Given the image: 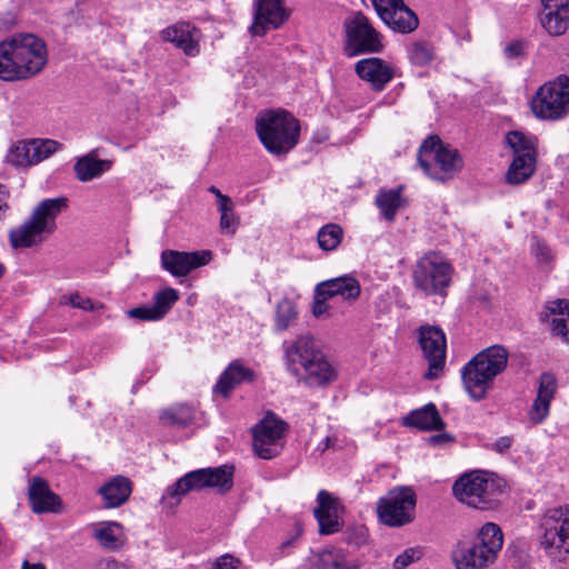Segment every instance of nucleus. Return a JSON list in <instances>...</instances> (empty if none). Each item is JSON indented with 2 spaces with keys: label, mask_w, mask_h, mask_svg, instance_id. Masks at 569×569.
Instances as JSON below:
<instances>
[{
  "label": "nucleus",
  "mask_w": 569,
  "mask_h": 569,
  "mask_svg": "<svg viewBox=\"0 0 569 569\" xmlns=\"http://www.w3.org/2000/svg\"><path fill=\"white\" fill-rule=\"evenodd\" d=\"M48 51L44 41L33 33H18L0 42V79H29L46 67Z\"/></svg>",
  "instance_id": "nucleus-1"
},
{
  "label": "nucleus",
  "mask_w": 569,
  "mask_h": 569,
  "mask_svg": "<svg viewBox=\"0 0 569 569\" xmlns=\"http://www.w3.org/2000/svg\"><path fill=\"white\" fill-rule=\"evenodd\" d=\"M282 348L286 369L299 383L323 387L336 378L333 366L312 336L302 335L291 342L284 341Z\"/></svg>",
  "instance_id": "nucleus-2"
},
{
  "label": "nucleus",
  "mask_w": 569,
  "mask_h": 569,
  "mask_svg": "<svg viewBox=\"0 0 569 569\" xmlns=\"http://www.w3.org/2000/svg\"><path fill=\"white\" fill-rule=\"evenodd\" d=\"M68 208L66 197L40 201L31 214L19 226L10 229L8 238L16 250L40 247L57 230L58 216Z\"/></svg>",
  "instance_id": "nucleus-3"
},
{
  "label": "nucleus",
  "mask_w": 569,
  "mask_h": 569,
  "mask_svg": "<svg viewBox=\"0 0 569 569\" xmlns=\"http://www.w3.org/2000/svg\"><path fill=\"white\" fill-rule=\"evenodd\" d=\"M509 352L500 345L490 346L477 353L461 370L466 391L475 400H481L491 388L497 376L508 365Z\"/></svg>",
  "instance_id": "nucleus-4"
},
{
  "label": "nucleus",
  "mask_w": 569,
  "mask_h": 569,
  "mask_svg": "<svg viewBox=\"0 0 569 569\" xmlns=\"http://www.w3.org/2000/svg\"><path fill=\"white\" fill-rule=\"evenodd\" d=\"M256 132L269 153L280 156L298 144L300 123L283 109L264 110L256 118Z\"/></svg>",
  "instance_id": "nucleus-5"
},
{
  "label": "nucleus",
  "mask_w": 569,
  "mask_h": 569,
  "mask_svg": "<svg viewBox=\"0 0 569 569\" xmlns=\"http://www.w3.org/2000/svg\"><path fill=\"white\" fill-rule=\"evenodd\" d=\"M453 274L452 266L436 251L420 257L411 273L412 286L425 296L446 297Z\"/></svg>",
  "instance_id": "nucleus-6"
},
{
  "label": "nucleus",
  "mask_w": 569,
  "mask_h": 569,
  "mask_svg": "<svg viewBox=\"0 0 569 569\" xmlns=\"http://www.w3.org/2000/svg\"><path fill=\"white\" fill-rule=\"evenodd\" d=\"M452 492L458 501L475 509L493 510L500 505V486L483 471L461 475L455 481Z\"/></svg>",
  "instance_id": "nucleus-7"
},
{
  "label": "nucleus",
  "mask_w": 569,
  "mask_h": 569,
  "mask_svg": "<svg viewBox=\"0 0 569 569\" xmlns=\"http://www.w3.org/2000/svg\"><path fill=\"white\" fill-rule=\"evenodd\" d=\"M418 162L426 174L441 182L452 179L463 167L459 151L445 146L437 136L423 141L419 149Z\"/></svg>",
  "instance_id": "nucleus-8"
},
{
  "label": "nucleus",
  "mask_w": 569,
  "mask_h": 569,
  "mask_svg": "<svg viewBox=\"0 0 569 569\" xmlns=\"http://www.w3.org/2000/svg\"><path fill=\"white\" fill-rule=\"evenodd\" d=\"M530 108L536 118L560 120L569 113V77L559 74L539 87Z\"/></svg>",
  "instance_id": "nucleus-9"
},
{
  "label": "nucleus",
  "mask_w": 569,
  "mask_h": 569,
  "mask_svg": "<svg viewBox=\"0 0 569 569\" xmlns=\"http://www.w3.org/2000/svg\"><path fill=\"white\" fill-rule=\"evenodd\" d=\"M540 546L557 562H569V508L550 509L541 522Z\"/></svg>",
  "instance_id": "nucleus-10"
},
{
  "label": "nucleus",
  "mask_w": 569,
  "mask_h": 569,
  "mask_svg": "<svg viewBox=\"0 0 569 569\" xmlns=\"http://www.w3.org/2000/svg\"><path fill=\"white\" fill-rule=\"evenodd\" d=\"M232 467L203 468L190 471L168 487L163 499L176 498L177 501L191 490L219 488L222 492L232 487Z\"/></svg>",
  "instance_id": "nucleus-11"
},
{
  "label": "nucleus",
  "mask_w": 569,
  "mask_h": 569,
  "mask_svg": "<svg viewBox=\"0 0 569 569\" xmlns=\"http://www.w3.org/2000/svg\"><path fill=\"white\" fill-rule=\"evenodd\" d=\"M416 493L409 487L390 490L377 503L380 521L388 527H402L413 521Z\"/></svg>",
  "instance_id": "nucleus-12"
},
{
  "label": "nucleus",
  "mask_w": 569,
  "mask_h": 569,
  "mask_svg": "<svg viewBox=\"0 0 569 569\" xmlns=\"http://www.w3.org/2000/svg\"><path fill=\"white\" fill-rule=\"evenodd\" d=\"M288 423L274 413L268 412L253 428V450L261 459L277 457L283 448Z\"/></svg>",
  "instance_id": "nucleus-13"
},
{
  "label": "nucleus",
  "mask_w": 569,
  "mask_h": 569,
  "mask_svg": "<svg viewBox=\"0 0 569 569\" xmlns=\"http://www.w3.org/2000/svg\"><path fill=\"white\" fill-rule=\"evenodd\" d=\"M418 342L428 361V370L423 373V378L438 379L446 363V335L437 326L423 325L418 329Z\"/></svg>",
  "instance_id": "nucleus-14"
},
{
  "label": "nucleus",
  "mask_w": 569,
  "mask_h": 569,
  "mask_svg": "<svg viewBox=\"0 0 569 569\" xmlns=\"http://www.w3.org/2000/svg\"><path fill=\"white\" fill-rule=\"evenodd\" d=\"M346 53L349 57L379 52L382 49L379 33L370 24L369 19L361 12H358L351 20L346 22Z\"/></svg>",
  "instance_id": "nucleus-15"
},
{
  "label": "nucleus",
  "mask_w": 569,
  "mask_h": 569,
  "mask_svg": "<svg viewBox=\"0 0 569 569\" xmlns=\"http://www.w3.org/2000/svg\"><path fill=\"white\" fill-rule=\"evenodd\" d=\"M211 251H178L166 249L160 254L161 268L172 277L188 276L192 270L203 267L211 260Z\"/></svg>",
  "instance_id": "nucleus-16"
},
{
  "label": "nucleus",
  "mask_w": 569,
  "mask_h": 569,
  "mask_svg": "<svg viewBox=\"0 0 569 569\" xmlns=\"http://www.w3.org/2000/svg\"><path fill=\"white\" fill-rule=\"evenodd\" d=\"M289 18L282 0H256L253 23L250 31L253 36H263L269 29H278Z\"/></svg>",
  "instance_id": "nucleus-17"
},
{
  "label": "nucleus",
  "mask_w": 569,
  "mask_h": 569,
  "mask_svg": "<svg viewBox=\"0 0 569 569\" xmlns=\"http://www.w3.org/2000/svg\"><path fill=\"white\" fill-rule=\"evenodd\" d=\"M316 292L317 297H323L325 299L340 298L347 305H352L360 297L361 286L355 277L345 274L318 283Z\"/></svg>",
  "instance_id": "nucleus-18"
},
{
  "label": "nucleus",
  "mask_w": 569,
  "mask_h": 569,
  "mask_svg": "<svg viewBox=\"0 0 569 569\" xmlns=\"http://www.w3.org/2000/svg\"><path fill=\"white\" fill-rule=\"evenodd\" d=\"M317 503L313 515L319 523V532L321 535L338 532L341 529L340 512L342 510L339 500L328 491L320 490L317 495Z\"/></svg>",
  "instance_id": "nucleus-19"
},
{
  "label": "nucleus",
  "mask_w": 569,
  "mask_h": 569,
  "mask_svg": "<svg viewBox=\"0 0 569 569\" xmlns=\"http://www.w3.org/2000/svg\"><path fill=\"white\" fill-rule=\"evenodd\" d=\"M163 41L173 43L186 56L196 57L200 52V31L189 22H177L161 31Z\"/></svg>",
  "instance_id": "nucleus-20"
},
{
  "label": "nucleus",
  "mask_w": 569,
  "mask_h": 569,
  "mask_svg": "<svg viewBox=\"0 0 569 569\" xmlns=\"http://www.w3.org/2000/svg\"><path fill=\"white\" fill-rule=\"evenodd\" d=\"M451 558L457 569H486L496 561L475 541H459Z\"/></svg>",
  "instance_id": "nucleus-21"
},
{
  "label": "nucleus",
  "mask_w": 569,
  "mask_h": 569,
  "mask_svg": "<svg viewBox=\"0 0 569 569\" xmlns=\"http://www.w3.org/2000/svg\"><path fill=\"white\" fill-rule=\"evenodd\" d=\"M357 76L369 82L373 90L382 91L395 77V69L380 58H367L356 63Z\"/></svg>",
  "instance_id": "nucleus-22"
},
{
  "label": "nucleus",
  "mask_w": 569,
  "mask_h": 569,
  "mask_svg": "<svg viewBox=\"0 0 569 569\" xmlns=\"http://www.w3.org/2000/svg\"><path fill=\"white\" fill-rule=\"evenodd\" d=\"M543 10L540 20L543 28L553 36L565 33L569 27V0H541Z\"/></svg>",
  "instance_id": "nucleus-23"
},
{
  "label": "nucleus",
  "mask_w": 569,
  "mask_h": 569,
  "mask_svg": "<svg viewBox=\"0 0 569 569\" xmlns=\"http://www.w3.org/2000/svg\"><path fill=\"white\" fill-rule=\"evenodd\" d=\"M28 496L31 509L36 513L57 512L61 505L60 497L51 491L48 482L40 477L32 479Z\"/></svg>",
  "instance_id": "nucleus-24"
},
{
  "label": "nucleus",
  "mask_w": 569,
  "mask_h": 569,
  "mask_svg": "<svg viewBox=\"0 0 569 569\" xmlns=\"http://www.w3.org/2000/svg\"><path fill=\"white\" fill-rule=\"evenodd\" d=\"M254 378L256 373L252 369L243 366L240 360H233L221 373L213 387V392L227 398L236 387L242 382H252Z\"/></svg>",
  "instance_id": "nucleus-25"
},
{
  "label": "nucleus",
  "mask_w": 569,
  "mask_h": 569,
  "mask_svg": "<svg viewBox=\"0 0 569 569\" xmlns=\"http://www.w3.org/2000/svg\"><path fill=\"white\" fill-rule=\"evenodd\" d=\"M104 500L106 508H117L123 505L132 492V482L129 478L118 475L98 490Z\"/></svg>",
  "instance_id": "nucleus-26"
},
{
  "label": "nucleus",
  "mask_w": 569,
  "mask_h": 569,
  "mask_svg": "<svg viewBox=\"0 0 569 569\" xmlns=\"http://www.w3.org/2000/svg\"><path fill=\"white\" fill-rule=\"evenodd\" d=\"M403 425L422 431L441 430L445 422L437 407L428 403L419 409L410 411L402 420Z\"/></svg>",
  "instance_id": "nucleus-27"
},
{
  "label": "nucleus",
  "mask_w": 569,
  "mask_h": 569,
  "mask_svg": "<svg viewBox=\"0 0 569 569\" xmlns=\"http://www.w3.org/2000/svg\"><path fill=\"white\" fill-rule=\"evenodd\" d=\"M111 166L110 160L98 159V150L93 149L76 161L73 170L79 181L89 182L109 171Z\"/></svg>",
  "instance_id": "nucleus-28"
},
{
  "label": "nucleus",
  "mask_w": 569,
  "mask_h": 569,
  "mask_svg": "<svg viewBox=\"0 0 569 569\" xmlns=\"http://www.w3.org/2000/svg\"><path fill=\"white\" fill-rule=\"evenodd\" d=\"M319 569H360L362 563L358 559H350L342 548H331L320 551L317 556Z\"/></svg>",
  "instance_id": "nucleus-29"
},
{
  "label": "nucleus",
  "mask_w": 569,
  "mask_h": 569,
  "mask_svg": "<svg viewBox=\"0 0 569 569\" xmlns=\"http://www.w3.org/2000/svg\"><path fill=\"white\" fill-rule=\"evenodd\" d=\"M382 21L393 31L399 33H410L418 28L419 20L417 14L408 8L405 2L390 11L389 17Z\"/></svg>",
  "instance_id": "nucleus-30"
},
{
  "label": "nucleus",
  "mask_w": 569,
  "mask_h": 569,
  "mask_svg": "<svg viewBox=\"0 0 569 569\" xmlns=\"http://www.w3.org/2000/svg\"><path fill=\"white\" fill-rule=\"evenodd\" d=\"M473 541L497 559L503 545V533L498 525L487 522L480 528Z\"/></svg>",
  "instance_id": "nucleus-31"
},
{
  "label": "nucleus",
  "mask_w": 569,
  "mask_h": 569,
  "mask_svg": "<svg viewBox=\"0 0 569 569\" xmlns=\"http://www.w3.org/2000/svg\"><path fill=\"white\" fill-rule=\"evenodd\" d=\"M546 309L553 315L551 320V330L553 335L561 337L565 341H569V301L558 299L549 302Z\"/></svg>",
  "instance_id": "nucleus-32"
},
{
  "label": "nucleus",
  "mask_w": 569,
  "mask_h": 569,
  "mask_svg": "<svg viewBox=\"0 0 569 569\" xmlns=\"http://www.w3.org/2000/svg\"><path fill=\"white\" fill-rule=\"evenodd\" d=\"M160 422L164 427L187 428L194 421V409L187 405H173L160 413Z\"/></svg>",
  "instance_id": "nucleus-33"
},
{
  "label": "nucleus",
  "mask_w": 569,
  "mask_h": 569,
  "mask_svg": "<svg viewBox=\"0 0 569 569\" xmlns=\"http://www.w3.org/2000/svg\"><path fill=\"white\" fill-rule=\"evenodd\" d=\"M508 146L512 149L513 157L537 158V138L525 134L521 131H510L506 136Z\"/></svg>",
  "instance_id": "nucleus-34"
},
{
  "label": "nucleus",
  "mask_w": 569,
  "mask_h": 569,
  "mask_svg": "<svg viewBox=\"0 0 569 569\" xmlns=\"http://www.w3.org/2000/svg\"><path fill=\"white\" fill-rule=\"evenodd\" d=\"M537 158L513 157L507 173L506 181L509 184H521L526 182L536 170Z\"/></svg>",
  "instance_id": "nucleus-35"
},
{
  "label": "nucleus",
  "mask_w": 569,
  "mask_h": 569,
  "mask_svg": "<svg viewBox=\"0 0 569 569\" xmlns=\"http://www.w3.org/2000/svg\"><path fill=\"white\" fill-rule=\"evenodd\" d=\"M402 188L382 190L376 198V204L380 209L381 214L388 221H393L397 211L403 206L401 198Z\"/></svg>",
  "instance_id": "nucleus-36"
},
{
  "label": "nucleus",
  "mask_w": 569,
  "mask_h": 569,
  "mask_svg": "<svg viewBox=\"0 0 569 569\" xmlns=\"http://www.w3.org/2000/svg\"><path fill=\"white\" fill-rule=\"evenodd\" d=\"M93 537L103 548L118 549L123 541L122 526L118 522H107L94 529Z\"/></svg>",
  "instance_id": "nucleus-37"
},
{
  "label": "nucleus",
  "mask_w": 569,
  "mask_h": 569,
  "mask_svg": "<svg viewBox=\"0 0 569 569\" xmlns=\"http://www.w3.org/2000/svg\"><path fill=\"white\" fill-rule=\"evenodd\" d=\"M220 213L219 228L221 233L233 236L239 227V218L234 213V203L232 199L217 204Z\"/></svg>",
  "instance_id": "nucleus-38"
},
{
  "label": "nucleus",
  "mask_w": 569,
  "mask_h": 569,
  "mask_svg": "<svg viewBox=\"0 0 569 569\" xmlns=\"http://www.w3.org/2000/svg\"><path fill=\"white\" fill-rule=\"evenodd\" d=\"M31 156L30 140H21L10 147L6 159L17 168H27L33 166Z\"/></svg>",
  "instance_id": "nucleus-39"
},
{
  "label": "nucleus",
  "mask_w": 569,
  "mask_h": 569,
  "mask_svg": "<svg viewBox=\"0 0 569 569\" xmlns=\"http://www.w3.org/2000/svg\"><path fill=\"white\" fill-rule=\"evenodd\" d=\"M342 228L336 223H328L318 231V244L325 251L335 250L341 242Z\"/></svg>",
  "instance_id": "nucleus-40"
},
{
  "label": "nucleus",
  "mask_w": 569,
  "mask_h": 569,
  "mask_svg": "<svg viewBox=\"0 0 569 569\" xmlns=\"http://www.w3.org/2000/svg\"><path fill=\"white\" fill-rule=\"evenodd\" d=\"M435 57L433 46L427 41H416L408 48L409 61L418 67L429 64Z\"/></svg>",
  "instance_id": "nucleus-41"
},
{
  "label": "nucleus",
  "mask_w": 569,
  "mask_h": 569,
  "mask_svg": "<svg viewBox=\"0 0 569 569\" xmlns=\"http://www.w3.org/2000/svg\"><path fill=\"white\" fill-rule=\"evenodd\" d=\"M31 159L34 164H38L39 162L48 159L51 157L59 148H61V144L51 139H31Z\"/></svg>",
  "instance_id": "nucleus-42"
},
{
  "label": "nucleus",
  "mask_w": 569,
  "mask_h": 569,
  "mask_svg": "<svg viewBox=\"0 0 569 569\" xmlns=\"http://www.w3.org/2000/svg\"><path fill=\"white\" fill-rule=\"evenodd\" d=\"M296 305L284 298L278 302L276 309V328L279 331L287 330L297 318Z\"/></svg>",
  "instance_id": "nucleus-43"
},
{
  "label": "nucleus",
  "mask_w": 569,
  "mask_h": 569,
  "mask_svg": "<svg viewBox=\"0 0 569 569\" xmlns=\"http://www.w3.org/2000/svg\"><path fill=\"white\" fill-rule=\"evenodd\" d=\"M179 300V292L173 288H164L153 297V309L160 313L162 319L172 306Z\"/></svg>",
  "instance_id": "nucleus-44"
},
{
  "label": "nucleus",
  "mask_w": 569,
  "mask_h": 569,
  "mask_svg": "<svg viewBox=\"0 0 569 569\" xmlns=\"http://www.w3.org/2000/svg\"><path fill=\"white\" fill-rule=\"evenodd\" d=\"M556 389H557V381H556V378L553 377V375H551L549 372H543L540 376L537 397L548 400V401H551L555 396Z\"/></svg>",
  "instance_id": "nucleus-45"
},
{
  "label": "nucleus",
  "mask_w": 569,
  "mask_h": 569,
  "mask_svg": "<svg viewBox=\"0 0 569 569\" xmlns=\"http://www.w3.org/2000/svg\"><path fill=\"white\" fill-rule=\"evenodd\" d=\"M422 555V549L419 547L408 548L395 559L393 568L405 569L411 563L420 560Z\"/></svg>",
  "instance_id": "nucleus-46"
},
{
  "label": "nucleus",
  "mask_w": 569,
  "mask_h": 569,
  "mask_svg": "<svg viewBox=\"0 0 569 569\" xmlns=\"http://www.w3.org/2000/svg\"><path fill=\"white\" fill-rule=\"evenodd\" d=\"M345 540L348 545L360 548L368 542V529L363 526L351 527L346 531Z\"/></svg>",
  "instance_id": "nucleus-47"
},
{
  "label": "nucleus",
  "mask_w": 569,
  "mask_h": 569,
  "mask_svg": "<svg viewBox=\"0 0 569 569\" xmlns=\"http://www.w3.org/2000/svg\"><path fill=\"white\" fill-rule=\"evenodd\" d=\"M531 253L536 258L537 263L548 264L552 260V252L547 243L538 238H533L531 244Z\"/></svg>",
  "instance_id": "nucleus-48"
},
{
  "label": "nucleus",
  "mask_w": 569,
  "mask_h": 569,
  "mask_svg": "<svg viewBox=\"0 0 569 569\" xmlns=\"http://www.w3.org/2000/svg\"><path fill=\"white\" fill-rule=\"evenodd\" d=\"M550 402L548 400L536 398L529 412L530 419L535 423H541L549 413Z\"/></svg>",
  "instance_id": "nucleus-49"
},
{
  "label": "nucleus",
  "mask_w": 569,
  "mask_h": 569,
  "mask_svg": "<svg viewBox=\"0 0 569 569\" xmlns=\"http://www.w3.org/2000/svg\"><path fill=\"white\" fill-rule=\"evenodd\" d=\"M128 315L142 321H157L161 319L160 313L153 309V305L132 308L128 311Z\"/></svg>",
  "instance_id": "nucleus-50"
},
{
  "label": "nucleus",
  "mask_w": 569,
  "mask_h": 569,
  "mask_svg": "<svg viewBox=\"0 0 569 569\" xmlns=\"http://www.w3.org/2000/svg\"><path fill=\"white\" fill-rule=\"evenodd\" d=\"M373 8L379 16V18L386 19L389 17L390 11H392L398 6H402L403 0H371Z\"/></svg>",
  "instance_id": "nucleus-51"
},
{
  "label": "nucleus",
  "mask_w": 569,
  "mask_h": 569,
  "mask_svg": "<svg viewBox=\"0 0 569 569\" xmlns=\"http://www.w3.org/2000/svg\"><path fill=\"white\" fill-rule=\"evenodd\" d=\"M525 43L521 40H515L505 47V56L508 59H516L523 54Z\"/></svg>",
  "instance_id": "nucleus-52"
},
{
  "label": "nucleus",
  "mask_w": 569,
  "mask_h": 569,
  "mask_svg": "<svg viewBox=\"0 0 569 569\" xmlns=\"http://www.w3.org/2000/svg\"><path fill=\"white\" fill-rule=\"evenodd\" d=\"M512 441V438L509 436L500 437L491 445V449L498 453H506L510 449Z\"/></svg>",
  "instance_id": "nucleus-53"
},
{
  "label": "nucleus",
  "mask_w": 569,
  "mask_h": 569,
  "mask_svg": "<svg viewBox=\"0 0 569 569\" xmlns=\"http://www.w3.org/2000/svg\"><path fill=\"white\" fill-rule=\"evenodd\" d=\"M238 560L231 555L221 556L211 569H234Z\"/></svg>",
  "instance_id": "nucleus-54"
},
{
  "label": "nucleus",
  "mask_w": 569,
  "mask_h": 569,
  "mask_svg": "<svg viewBox=\"0 0 569 569\" xmlns=\"http://www.w3.org/2000/svg\"><path fill=\"white\" fill-rule=\"evenodd\" d=\"M315 293L317 295V292L315 291ZM327 300L328 299H325L323 297H315V305H313V315L316 317H321L322 315H325L328 310V303H327Z\"/></svg>",
  "instance_id": "nucleus-55"
},
{
  "label": "nucleus",
  "mask_w": 569,
  "mask_h": 569,
  "mask_svg": "<svg viewBox=\"0 0 569 569\" xmlns=\"http://www.w3.org/2000/svg\"><path fill=\"white\" fill-rule=\"evenodd\" d=\"M71 305L73 307L83 309V310H91L93 309V302L90 299L81 298L80 296L71 297Z\"/></svg>",
  "instance_id": "nucleus-56"
},
{
  "label": "nucleus",
  "mask_w": 569,
  "mask_h": 569,
  "mask_svg": "<svg viewBox=\"0 0 569 569\" xmlns=\"http://www.w3.org/2000/svg\"><path fill=\"white\" fill-rule=\"evenodd\" d=\"M9 191L3 184H0V218L3 217L6 211L9 209L8 204Z\"/></svg>",
  "instance_id": "nucleus-57"
},
{
  "label": "nucleus",
  "mask_w": 569,
  "mask_h": 569,
  "mask_svg": "<svg viewBox=\"0 0 569 569\" xmlns=\"http://www.w3.org/2000/svg\"><path fill=\"white\" fill-rule=\"evenodd\" d=\"M208 191L212 194H214L216 197V204H219V203H222L227 200H230L231 198L228 197L227 194H223L217 187L214 186H210L208 188Z\"/></svg>",
  "instance_id": "nucleus-58"
},
{
  "label": "nucleus",
  "mask_w": 569,
  "mask_h": 569,
  "mask_svg": "<svg viewBox=\"0 0 569 569\" xmlns=\"http://www.w3.org/2000/svg\"><path fill=\"white\" fill-rule=\"evenodd\" d=\"M452 440V437L449 435V433H440V435H435L430 438V441L432 443H443V442H448V441H451Z\"/></svg>",
  "instance_id": "nucleus-59"
},
{
  "label": "nucleus",
  "mask_w": 569,
  "mask_h": 569,
  "mask_svg": "<svg viewBox=\"0 0 569 569\" xmlns=\"http://www.w3.org/2000/svg\"><path fill=\"white\" fill-rule=\"evenodd\" d=\"M21 569H46V567L41 562L30 563L28 560H24L22 562Z\"/></svg>",
  "instance_id": "nucleus-60"
},
{
  "label": "nucleus",
  "mask_w": 569,
  "mask_h": 569,
  "mask_svg": "<svg viewBox=\"0 0 569 569\" xmlns=\"http://www.w3.org/2000/svg\"><path fill=\"white\" fill-rule=\"evenodd\" d=\"M332 445V439L330 437H326L318 446V450H320L321 452L326 451L327 449H329Z\"/></svg>",
  "instance_id": "nucleus-61"
},
{
  "label": "nucleus",
  "mask_w": 569,
  "mask_h": 569,
  "mask_svg": "<svg viewBox=\"0 0 569 569\" xmlns=\"http://www.w3.org/2000/svg\"><path fill=\"white\" fill-rule=\"evenodd\" d=\"M290 545H291V540H287V541H284V542H282V543H281L280 549H281V550H283V549H286L287 547H289Z\"/></svg>",
  "instance_id": "nucleus-62"
},
{
  "label": "nucleus",
  "mask_w": 569,
  "mask_h": 569,
  "mask_svg": "<svg viewBox=\"0 0 569 569\" xmlns=\"http://www.w3.org/2000/svg\"><path fill=\"white\" fill-rule=\"evenodd\" d=\"M3 273V266L0 263V277L2 276Z\"/></svg>",
  "instance_id": "nucleus-63"
},
{
  "label": "nucleus",
  "mask_w": 569,
  "mask_h": 569,
  "mask_svg": "<svg viewBox=\"0 0 569 569\" xmlns=\"http://www.w3.org/2000/svg\"><path fill=\"white\" fill-rule=\"evenodd\" d=\"M121 569H126V567H124V566H121Z\"/></svg>",
  "instance_id": "nucleus-64"
}]
</instances>
